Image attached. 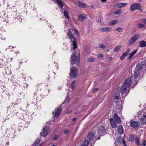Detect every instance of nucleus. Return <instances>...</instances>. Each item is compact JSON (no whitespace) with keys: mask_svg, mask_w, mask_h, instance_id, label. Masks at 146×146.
<instances>
[{"mask_svg":"<svg viewBox=\"0 0 146 146\" xmlns=\"http://www.w3.org/2000/svg\"><path fill=\"white\" fill-rule=\"evenodd\" d=\"M131 84V79L128 78L125 81L124 84L122 87H121L118 88L119 90H121V94L122 98H124L126 96L127 93H125V91H126L127 88L129 87Z\"/></svg>","mask_w":146,"mask_h":146,"instance_id":"1","label":"nucleus"},{"mask_svg":"<svg viewBox=\"0 0 146 146\" xmlns=\"http://www.w3.org/2000/svg\"><path fill=\"white\" fill-rule=\"evenodd\" d=\"M97 136H98V135L96 133V131L92 133H90L88 134L87 136V140L90 142V145L93 146L96 141L97 139H96Z\"/></svg>","mask_w":146,"mask_h":146,"instance_id":"2","label":"nucleus"},{"mask_svg":"<svg viewBox=\"0 0 146 146\" xmlns=\"http://www.w3.org/2000/svg\"><path fill=\"white\" fill-rule=\"evenodd\" d=\"M67 35L71 41H72V39H73V41L72 42L71 45V48L72 50H75L77 47V44L74 35L72 34V33L70 31H69L67 33Z\"/></svg>","mask_w":146,"mask_h":146,"instance_id":"3","label":"nucleus"},{"mask_svg":"<svg viewBox=\"0 0 146 146\" xmlns=\"http://www.w3.org/2000/svg\"><path fill=\"white\" fill-rule=\"evenodd\" d=\"M77 69L74 67H73L70 69V75L74 78H75L77 74Z\"/></svg>","mask_w":146,"mask_h":146,"instance_id":"4","label":"nucleus"},{"mask_svg":"<svg viewBox=\"0 0 146 146\" xmlns=\"http://www.w3.org/2000/svg\"><path fill=\"white\" fill-rule=\"evenodd\" d=\"M43 129V131L40 134L42 136L45 137L49 133L50 129L49 128L47 127H44Z\"/></svg>","mask_w":146,"mask_h":146,"instance_id":"5","label":"nucleus"},{"mask_svg":"<svg viewBox=\"0 0 146 146\" xmlns=\"http://www.w3.org/2000/svg\"><path fill=\"white\" fill-rule=\"evenodd\" d=\"M71 63L73 65L76 63L78 61H79V59L76 54L74 53L71 56Z\"/></svg>","mask_w":146,"mask_h":146,"instance_id":"6","label":"nucleus"},{"mask_svg":"<svg viewBox=\"0 0 146 146\" xmlns=\"http://www.w3.org/2000/svg\"><path fill=\"white\" fill-rule=\"evenodd\" d=\"M98 130V131H96V133L98 135V136L101 134L102 135H103L106 131V129L105 128V127L104 126H101L99 127Z\"/></svg>","mask_w":146,"mask_h":146,"instance_id":"7","label":"nucleus"},{"mask_svg":"<svg viewBox=\"0 0 146 146\" xmlns=\"http://www.w3.org/2000/svg\"><path fill=\"white\" fill-rule=\"evenodd\" d=\"M139 4L135 3L132 4L130 7V10L131 11H133L139 8Z\"/></svg>","mask_w":146,"mask_h":146,"instance_id":"8","label":"nucleus"},{"mask_svg":"<svg viewBox=\"0 0 146 146\" xmlns=\"http://www.w3.org/2000/svg\"><path fill=\"white\" fill-rule=\"evenodd\" d=\"M139 37L138 35H136L132 37L129 40L128 45H130L133 43Z\"/></svg>","mask_w":146,"mask_h":146,"instance_id":"9","label":"nucleus"},{"mask_svg":"<svg viewBox=\"0 0 146 146\" xmlns=\"http://www.w3.org/2000/svg\"><path fill=\"white\" fill-rule=\"evenodd\" d=\"M130 125L131 127L133 128H137L140 126V123L139 121H134L130 123Z\"/></svg>","mask_w":146,"mask_h":146,"instance_id":"10","label":"nucleus"},{"mask_svg":"<svg viewBox=\"0 0 146 146\" xmlns=\"http://www.w3.org/2000/svg\"><path fill=\"white\" fill-rule=\"evenodd\" d=\"M87 18V15L85 14H80L78 16V20L82 22Z\"/></svg>","mask_w":146,"mask_h":146,"instance_id":"11","label":"nucleus"},{"mask_svg":"<svg viewBox=\"0 0 146 146\" xmlns=\"http://www.w3.org/2000/svg\"><path fill=\"white\" fill-rule=\"evenodd\" d=\"M110 121L111 123V126L113 128H116L117 127L116 124L117 122L114 120L113 118H110Z\"/></svg>","mask_w":146,"mask_h":146,"instance_id":"12","label":"nucleus"},{"mask_svg":"<svg viewBox=\"0 0 146 146\" xmlns=\"http://www.w3.org/2000/svg\"><path fill=\"white\" fill-rule=\"evenodd\" d=\"M61 110L62 109L61 108H58L55 109V113L54 115V118H56L59 115Z\"/></svg>","mask_w":146,"mask_h":146,"instance_id":"13","label":"nucleus"},{"mask_svg":"<svg viewBox=\"0 0 146 146\" xmlns=\"http://www.w3.org/2000/svg\"><path fill=\"white\" fill-rule=\"evenodd\" d=\"M99 30L102 32H108L111 31V29L109 27H102L100 28Z\"/></svg>","mask_w":146,"mask_h":146,"instance_id":"14","label":"nucleus"},{"mask_svg":"<svg viewBox=\"0 0 146 146\" xmlns=\"http://www.w3.org/2000/svg\"><path fill=\"white\" fill-rule=\"evenodd\" d=\"M114 120L116 121L118 123H120L121 122L120 118L119 117L117 114L115 113H114L113 115Z\"/></svg>","mask_w":146,"mask_h":146,"instance_id":"15","label":"nucleus"},{"mask_svg":"<svg viewBox=\"0 0 146 146\" xmlns=\"http://www.w3.org/2000/svg\"><path fill=\"white\" fill-rule=\"evenodd\" d=\"M130 50L131 49L130 48H128L127 49L126 51L121 56L120 58V59L121 60H123L125 56H127V55L129 52Z\"/></svg>","mask_w":146,"mask_h":146,"instance_id":"16","label":"nucleus"},{"mask_svg":"<svg viewBox=\"0 0 146 146\" xmlns=\"http://www.w3.org/2000/svg\"><path fill=\"white\" fill-rule=\"evenodd\" d=\"M76 3L77 5L80 7L85 8L86 7V6L85 4L82 3L79 1H77L76 2Z\"/></svg>","mask_w":146,"mask_h":146,"instance_id":"17","label":"nucleus"},{"mask_svg":"<svg viewBox=\"0 0 146 146\" xmlns=\"http://www.w3.org/2000/svg\"><path fill=\"white\" fill-rule=\"evenodd\" d=\"M128 4L127 3H117V5L118 8L123 7L126 6Z\"/></svg>","mask_w":146,"mask_h":146,"instance_id":"18","label":"nucleus"},{"mask_svg":"<svg viewBox=\"0 0 146 146\" xmlns=\"http://www.w3.org/2000/svg\"><path fill=\"white\" fill-rule=\"evenodd\" d=\"M119 93L118 92H116L115 95L114 100H115V102L117 103L118 102V100L119 99Z\"/></svg>","mask_w":146,"mask_h":146,"instance_id":"19","label":"nucleus"},{"mask_svg":"<svg viewBox=\"0 0 146 146\" xmlns=\"http://www.w3.org/2000/svg\"><path fill=\"white\" fill-rule=\"evenodd\" d=\"M141 124H145L146 123V115H143L142 117L140 119Z\"/></svg>","mask_w":146,"mask_h":146,"instance_id":"20","label":"nucleus"},{"mask_svg":"<svg viewBox=\"0 0 146 146\" xmlns=\"http://www.w3.org/2000/svg\"><path fill=\"white\" fill-rule=\"evenodd\" d=\"M117 128L119 133L120 134H122L124 132L123 127L121 125H119Z\"/></svg>","mask_w":146,"mask_h":146,"instance_id":"21","label":"nucleus"},{"mask_svg":"<svg viewBox=\"0 0 146 146\" xmlns=\"http://www.w3.org/2000/svg\"><path fill=\"white\" fill-rule=\"evenodd\" d=\"M56 2L57 3L58 6L60 8L62 9L63 8L64 5L61 1L60 0H56Z\"/></svg>","mask_w":146,"mask_h":146,"instance_id":"22","label":"nucleus"},{"mask_svg":"<svg viewBox=\"0 0 146 146\" xmlns=\"http://www.w3.org/2000/svg\"><path fill=\"white\" fill-rule=\"evenodd\" d=\"M137 69L136 70L140 71L143 68V64L141 63H139L136 65Z\"/></svg>","mask_w":146,"mask_h":146,"instance_id":"23","label":"nucleus"},{"mask_svg":"<svg viewBox=\"0 0 146 146\" xmlns=\"http://www.w3.org/2000/svg\"><path fill=\"white\" fill-rule=\"evenodd\" d=\"M146 46V42L144 40H142L139 43V46L140 47H144Z\"/></svg>","mask_w":146,"mask_h":146,"instance_id":"24","label":"nucleus"},{"mask_svg":"<svg viewBox=\"0 0 146 146\" xmlns=\"http://www.w3.org/2000/svg\"><path fill=\"white\" fill-rule=\"evenodd\" d=\"M140 71L135 70L133 75V77L135 80L140 74Z\"/></svg>","mask_w":146,"mask_h":146,"instance_id":"25","label":"nucleus"},{"mask_svg":"<svg viewBox=\"0 0 146 146\" xmlns=\"http://www.w3.org/2000/svg\"><path fill=\"white\" fill-rule=\"evenodd\" d=\"M135 136H136V137H135L134 140L135 143L137 146H139L140 145L139 139L138 137H137L136 135H135Z\"/></svg>","mask_w":146,"mask_h":146,"instance_id":"26","label":"nucleus"},{"mask_svg":"<svg viewBox=\"0 0 146 146\" xmlns=\"http://www.w3.org/2000/svg\"><path fill=\"white\" fill-rule=\"evenodd\" d=\"M137 50H134L131 53H130L128 55V59L129 60L137 52Z\"/></svg>","mask_w":146,"mask_h":146,"instance_id":"27","label":"nucleus"},{"mask_svg":"<svg viewBox=\"0 0 146 146\" xmlns=\"http://www.w3.org/2000/svg\"><path fill=\"white\" fill-rule=\"evenodd\" d=\"M90 141L88 140H86L84 141L82 145V146H88Z\"/></svg>","mask_w":146,"mask_h":146,"instance_id":"28","label":"nucleus"},{"mask_svg":"<svg viewBox=\"0 0 146 146\" xmlns=\"http://www.w3.org/2000/svg\"><path fill=\"white\" fill-rule=\"evenodd\" d=\"M64 14L66 18L68 19H69V15L68 13L66 10H64Z\"/></svg>","mask_w":146,"mask_h":146,"instance_id":"29","label":"nucleus"},{"mask_svg":"<svg viewBox=\"0 0 146 146\" xmlns=\"http://www.w3.org/2000/svg\"><path fill=\"white\" fill-rule=\"evenodd\" d=\"M135 137L133 135H130L129 136V140L131 141H133L135 140Z\"/></svg>","mask_w":146,"mask_h":146,"instance_id":"30","label":"nucleus"},{"mask_svg":"<svg viewBox=\"0 0 146 146\" xmlns=\"http://www.w3.org/2000/svg\"><path fill=\"white\" fill-rule=\"evenodd\" d=\"M118 21L117 20H113L111 21L109 23L110 25H114L117 23Z\"/></svg>","mask_w":146,"mask_h":146,"instance_id":"31","label":"nucleus"},{"mask_svg":"<svg viewBox=\"0 0 146 146\" xmlns=\"http://www.w3.org/2000/svg\"><path fill=\"white\" fill-rule=\"evenodd\" d=\"M140 145L141 146H146V141L145 139H143L142 140V143Z\"/></svg>","mask_w":146,"mask_h":146,"instance_id":"32","label":"nucleus"},{"mask_svg":"<svg viewBox=\"0 0 146 146\" xmlns=\"http://www.w3.org/2000/svg\"><path fill=\"white\" fill-rule=\"evenodd\" d=\"M40 142V141L39 139H36V140L35 141V142L34 143V145L35 146H37L38 144H39Z\"/></svg>","mask_w":146,"mask_h":146,"instance_id":"33","label":"nucleus"},{"mask_svg":"<svg viewBox=\"0 0 146 146\" xmlns=\"http://www.w3.org/2000/svg\"><path fill=\"white\" fill-rule=\"evenodd\" d=\"M75 81H74L72 83L71 85V87L72 90H73V89L74 88V87L75 85Z\"/></svg>","mask_w":146,"mask_h":146,"instance_id":"34","label":"nucleus"},{"mask_svg":"<svg viewBox=\"0 0 146 146\" xmlns=\"http://www.w3.org/2000/svg\"><path fill=\"white\" fill-rule=\"evenodd\" d=\"M121 45L118 46L117 47H116L114 49V51L115 52H116L118 50L121 48Z\"/></svg>","mask_w":146,"mask_h":146,"instance_id":"35","label":"nucleus"},{"mask_svg":"<svg viewBox=\"0 0 146 146\" xmlns=\"http://www.w3.org/2000/svg\"><path fill=\"white\" fill-rule=\"evenodd\" d=\"M137 25L140 28H143L145 26L144 24L141 23H138Z\"/></svg>","mask_w":146,"mask_h":146,"instance_id":"36","label":"nucleus"},{"mask_svg":"<svg viewBox=\"0 0 146 146\" xmlns=\"http://www.w3.org/2000/svg\"><path fill=\"white\" fill-rule=\"evenodd\" d=\"M122 11L121 9H119L117 11L115 12L114 13V14H116V15H118Z\"/></svg>","mask_w":146,"mask_h":146,"instance_id":"37","label":"nucleus"},{"mask_svg":"<svg viewBox=\"0 0 146 146\" xmlns=\"http://www.w3.org/2000/svg\"><path fill=\"white\" fill-rule=\"evenodd\" d=\"M99 46L100 48H106V45L103 44H100L99 45Z\"/></svg>","mask_w":146,"mask_h":146,"instance_id":"38","label":"nucleus"},{"mask_svg":"<svg viewBox=\"0 0 146 146\" xmlns=\"http://www.w3.org/2000/svg\"><path fill=\"white\" fill-rule=\"evenodd\" d=\"M94 59L93 58H88V61L89 62H92L94 61Z\"/></svg>","mask_w":146,"mask_h":146,"instance_id":"39","label":"nucleus"},{"mask_svg":"<svg viewBox=\"0 0 146 146\" xmlns=\"http://www.w3.org/2000/svg\"><path fill=\"white\" fill-rule=\"evenodd\" d=\"M116 30L118 32H121L123 30V29L121 28H119L116 29Z\"/></svg>","mask_w":146,"mask_h":146,"instance_id":"40","label":"nucleus"},{"mask_svg":"<svg viewBox=\"0 0 146 146\" xmlns=\"http://www.w3.org/2000/svg\"><path fill=\"white\" fill-rule=\"evenodd\" d=\"M58 136L57 135H55L53 137V139L55 140H56L58 139Z\"/></svg>","mask_w":146,"mask_h":146,"instance_id":"41","label":"nucleus"},{"mask_svg":"<svg viewBox=\"0 0 146 146\" xmlns=\"http://www.w3.org/2000/svg\"><path fill=\"white\" fill-rule=\"evenodd\" d=\"M69 98L68 97H67L66 98V100H65V103H68L69 101Z\"/></svg>","mask_w":146,"mask_h":146,"instance_id":"42","label":"nucleus"},{"mask_svg":"<svg viewBox=\"0 0 146 146\" xmlns=\"http://www.w3.org/2000/svg\"><path fill=\"white\" fill-rule=\"evenodd\" d=\"M68 131H69L68 130H65L64 131V133L65 134H67L68 133Z\"/></svg>","mask_w":146,"mask_h":146,"instance_id":"43","label":"nucleus"},{"mask_svg":"<svg viewBox=\"0 0 146 146\" xmlns=\"http://www.w3.org/2000/svg\"><path fill=\"white\" fill-rule=\"evenodd\" d=\"M103 54H100L98 56V57H100V58H102L103 57Z\"/></svg>","mask_w":146,"mask_h":146,"instance_id":"44","label":"nucleus"},{"mask_svg":"<svg viewBox=\"0 0 146 146\" xmlns=\"http://www.w3.org/2000/svg\"><path fill=\"white\" fill-rule=\"evenodd\" d=\"M63 48L64 49L67 50L68 49L67 47V46H65L64 45V47H63Z\"/></svg>","mask_w":146,"mask_h":146,"instance_id":"45","label":"nucleus"},{"mask_svg":"<svg viewBox=\"0 0 146 146\" xmlns=\"http://www.w3.org/2000/svg\"><path fill=\"white\" fill-rule=\"evenodd\" d=\"M71 110H68L67 111V112H66V113H68V114L69 113H70L71 112Z\"/></svg>","mask_w":146,"mask_h":146,"instance_id":"46","label":"nucleus"},{"mask_svg":"<svg viewBox=\"0 0 146 146\" xmlns=\"http://www.w3.org/2000/svg\"><path fill=\"white\" fill-rule=\"evenodd\" d=\"M142 21L143 22L145 23L146 24V19H142Z\"/></svg>","mask_w":146,"mask_h":146,"instance_id":"47","label":"nucleus"},{"mask_svg":"<svg viewBox=\"0 0 146 146\" xmlns=\"http://www.w3.org/2000/svg\"><path fill=\"white\" fill-rule=\"evenodd\" d=\"M75 32L78 35L79 34H78V31L76 29H75Z\"/></svg>","mask_w":146,"mask_h":146,"instance_id":"48","label":"nucleus"},{"mask_svg":"<svg viewBox=\"0 0 146 146\" xmlns=\"http://www.w3.org/2000/svg\"><path fill=\"white\" fill-rule=\"evenodd\" d=\"M98 22L100 23L101 22V20L100 19H99L98 20Z\"/></svg>","mask_w":146,"mask_h":146,"instance_id":"49","label":"nucleus"},{"mask_svg":"<svg viewBox=\"0 0 146 146\" xmlns=\"http://www.w3.org/2000/svg\"><path fill=\"white\" fill-rule=\"evenodd\" d=\"M77 119L76 118H72V120L73 121H75Z\"/></svg>","mask_w":146,"mask_h":146,"instance_id":"50","label":"nucleus"},{"mask_svg":"<svg viewBox=\"0 0 146 146\" xmlns=\"http://www.w3.org/2000/svg\"><path fill=\"white\" fill-rule=\"evenodd\" d=\"M96 91V90H95V89H93L92 90V92H93V93H94V92Z\"/></svg>","mask_w":146,"mask_h":146,"instance_id":"51","label":"nucleus"},{"mask_svg":"<svg viewBox=\"0 0 146 146\" xmlns=\"http://www.w3.org/2000/svg\"><path fill=\"white\" fill-rule=\"evenodd\" d=\"M102 2H105L106 1V0H101Z\"/></svg>","mask_w":146,"mask_h":146,"instance_id":"52","label":"nucleus"},{"mask_svg":"<svg viewBox=\"0 0 146 146\" xmlns=\"http://www.w3.org/2000/svg\"><path fill=\"white\" fill-rule=\"evenodd\" d=\"M94 89L96 90V91L98 90V88H96Z\"/></svg>","mask_w":146,"mask_h":146,"instance_id":"53","label":"nucleus"},{"mask_svg":"<svg viewBox=\"0 0 146 146\" xmlns=\"http://www.w3.org/2000/svg\"><path fill=\"white\" fill-rule=\"evenodd\" d=\"M91 7H92V8H94V6H93V5H92V6H91Z\"/></svg>","mask_w":146,"mask_h":146,"instance_id":"54","label":"nucleus"},{"mask_svg":"<svg viewBox=\"0 0 146 146\" xmlns=\"http://www.w3.org/2000/svg\"><path fill=\"white\" fill-rule=\"evenodd\" d=\"M140 11L141 12H142V9H140Z\"/></svg>","mask_w":146,"mask_h":146,"instance_id":"55","label":"nucleus"},{"mask_svg":"<svg viewBox=\"0 0 146 146\" xmlns=\"http://www.w3.org/2000/svg\"><path fill=\"white\" fill-rule=\"evenodd\" d=\"M124 144L125 145V146L126 145H125V142H124Z\"/></svg>","mask_w":146,"mask_h":146,"instance_id":"56","label":"nucleus"},{"mask_svg":"<svg viewBox=\"0 0 146 146\" xmlns=\"http://www.w3.org/2000/svg\"><path fill=\"white\" fill-rule=\"evenodd\" d=\"M142 0H139V1H142Z\"/></svg>","mask_w":146,"mask_h":146,"instance_id":"57","label":"nucleus"},{"mask_svg":"<svg viewBox=\"0 0 146 146\" xmlns=\"http://www.w3.org/2000/svg\"><path fill=\"white\" fill-rule=\"evenodd\" d=\"M55 145H53L51 146H55Z\"/></svg>","mask_w":146,"mask_h":146,"instance_id":"58","label":"nucleus"},{"mask_svg":"<svg viewBox=\"0 0 146 146\" xmlns=\"http://www.w3.org/2000/svg\"><path fill=\"white\" fill-rule=\"evenodd\" d=\"M110 58H111V59H112V57H110Z\"/></svg>","mask_w":146,"mask_h":146,"instance_id":"59","label":"nucleus"},{"mask_svg":"<svg viewBox=\"0 0 146 146\" xmlns=\"http://www.w3.org/2000/svg\"><path fill=\"white\" fill-rule=\"evenodd\" d=\"M125 146H127V145H125Z\"/></svg>","mask_w":146,"mask_h":146,"instance_id":"60","label":"nucleus"}]
</instances>
